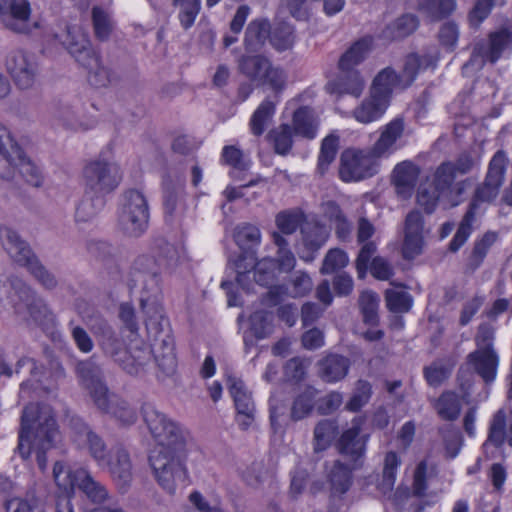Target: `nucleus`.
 Returning a JSON list of instances; mask_svg holds the SVG:
<instances>
[{"instance_id": "nucleus-9", "label": "nucleus", "mask_w": 512, "mask_h": 512, "mask_svg": "<svg viewBox=\"0 0 512 512\" xmlns=\"http://www.w3.org/2000/svg\"><path fill=\"white\" fill-rule=\"evenodd\" d=\"M161 329L159 331H149L148 334L153 338L152 354L159 371L164 377L172 376L177 369V359L175 355L174 338L170 334L168 320L164 316L159 319Z\"/></svg>"}, {"instance_id": "nucleus-52", "label": "nucleus", "mask_w": 512, "mask_h": 512, "mask_svg": "<svg viewBox=\"0 0 512 512\" xmlns=\"http://www.w3.org/2000/svg\"><path fill=\"white\" fill-rule=\"evenodd\" d=\"M305 215L300 210H284L275 217V223L279 234L291 235L303 226Z\"/></svg>"}, {"instance_id": "nucleus-8", "label": "nucleus", "mask_w": 512, "mask_h": 512, "mask_svg": "<svg viewBox=\"0 0 512 512\" xmlns=\"http://www.w3.org/2000/svg\"><path fill=\"white\" fill-rule=\"evenodd\" d=\"M364 420L361 417H354L351 426L340 434L336 440L335 448L342 457L343 462L353 467L364 465L369 434H362Z\"/></svg>"}, {"instance_id": "nucleus-37", "label": "nucleus", "mask_w": 512, "mask_h": 512, "mask_svg": "<svg viewBox=\"0 0 512 512\" xmlns=\"http://www.w3.org/2000/svg\"><path fill=\"white\" fill-rule=\"evenodd\" d=\"M339 433V426L334 419H322L313 430V451L321 453L327 450Z\"/></svg>"}, {"instance_id": "nucleus-16", "label": "nucleus", "mask_w": 512, "mask_h": 512, "mask_svg": "<svg viewBox=\"0 0 512 512\" xmlns=\"http://www.w3.org/2000/svg\"><path fill=\"white\" fill-rule=\"evenodd\" d=\"M227 387L237 412L235 420L240 429L247 430L255 420L256 407L252 393L241 379L233 376L227 378Z\"/></svg>"}, {"instance_id": "nucleus-23", "label": "nucleus", "mask_w": 512, "mask_h": 512, "mask_svg": "<svg viewBox=\"0 0 512 512\" xmlns=\"http://www.w3.org/2000/svg\"><path fill=\"white\" fill-rule=\"evenodd\" d=\"M325 89L330 94L359 97L364 89V80L358 69L339 70L338 76L329 81Z\"/></svg>"}, {"instance_id": "nucleus-49", "label": "nucleus", "mask_w": 512, "mask_h": 512, "mask_svg": "<svg viewBox=\"0 0 512 512\" xmlns=\"http://www.w3.org/2000/svg\"><path fill=\"white\" fill-rule=\"evenodd\" d=\"M456 8L455 0H423L418 10L431 21H439Z\"/></svg>"}, {"instance_id": "nucleus-22", "label": "nucleus", "mask_w": 512, "mask_h": 512, "mask_svg": "<svg viewBox=\"0 0 512 512\" xmlns=\"http://www.w3.org/2000/svg\"><path fill=\"white\" fill-rule=\"evenodd\" d=\"M20 146L11 132L0 123V178L13 180L16 174Z\"/></svg>"}, {"instance_id": "nucleus-36", "label": "nucleus", "mask_w": 512, "mask_h": 512, "mask_svg": "<svg viewBox=\"0 0 512 512\" xmlns=\"http://www.w3.org/2000/svg\"><path fill=\"white\" fill-rule=\"evenodd\" d=\"M302 240L305 248L310 252L308 256H301L305 261H312L317 252L327 241L329 233L325 226L318 223H306L301 227Z\"/></svg>"}, {"instance_id": "nucleus-61", "label": "nucleus", "mask_w": 512, "mask_h": 512, "mask_svg": "<svg viewBox=\"0 0 512 512\" xmlns=\"http://www.w3.org/2000/svg\"><path fill=\"white\" fill-rule=\"evenodd\" d=\"M509 159L504 150H498L491 158L485 178L504 184Z\"/></svg>"}, {"instance_id": "nucleus-30", "label": "nucleus", "mask_w": 512, "mask_h": 512, "mask_svg": "<svg viewBox=\"0 0 512 512\" xmlns=\"http://www.w3.org/2000/svg\"><path fill=\"white\" fill-rule=\"evenodd\" d=\"M349 366L348 358L338 354H329L318 362V374L327 383L337 382L347 375Z\"/></svg>"}, {"instance_id": "nucleus-43", "label": "nucleus", "mask_w": 512, "mask_h": 512, "mask_svg": "<svg viewBox=\"0 0 512 512\" xmlns=\"http://www.w3.org/2000/svg\"><path fill=\"white\" fill-rule=\"evenodd\" d=\"M400 464L401 460L396 452L389 451L386 453L383 464L382 479L377 484L378 490L383 495L392 492Z\"/></svg>"}, {"instance_id": "nucleus-17", "label": "nucleus", "mask_w": 512, "mask_h": 512, "mask_svg": "<svg viewBox=\"0 0 512 512\" xmlns=\"http://www.w3.org/2000/svg\"><path fill=\"white\" fill-rule=\"evenodd\" d=\"M76 371L81 384L89 391L97 408H106L109 390L103 381V373L100 366L92 359H88L79 362Z\"/></svg>"}, {"instance_id": "nucleus-2", "label": "nucleus", "mask_w": 512, "mask_h": 512, "mask_svg": "<svg viewBox=\"0 0 512 512\" xmlns=\"http://www.w3.org/2000/svg\"><path fill=\"white\" fill-rule=\"evenodd\" d=\"M58 434L57 423L52 408L46 404L29 403L23 409L17 450L23 459H28L32 451L41 471L47 467L46 451L53 447Z\"/></svg>"}, {"instance_id": "nucleus-40", "label": "nucleus", "mask_w": 512, "mask_h": 512, "mask_svg": "<svg viewBox=\"0 0 512 512\" xmlns=\"http://www.w3.org/2000/svg\"><path fill=\"white\" fill-rule=\"evenodd\" d=\"M293 131L307 139H313L317 133L314 111L308 106L298 108L293 114Z\"/></svg>"}, {"instance_id": "nucleus-39", "label": "nucleus", "mask_w": 512, "mask_h": 512, "mask_svg": "<svg viewBox=\"0 0 512 512\" xmlns=\"http://www.w3.org/2000/svg\"><path fill=\"white\" fill-rule=\"evenodd\" d=\"M107 407L99 408L101 411L115 417L123 425H132L137 420L135 410L129 404L113 393L107 394Z\"/></svg>"}, {"instance_id": "nucleus-54", "label": "nucleus", "mask_w": 512, "mask_h": 512, "mask_svg": "<svg viewBox=\"0 0 512 512\" xmlns=\"http://www.w3.org/2000/svg\"><path fill=\"white\" fill-rule=\"evenodd\" d=\"M384 297L386 307L393 313H407L413 305V297L404 290L387 289Z\"/></svg>"}, {"instance_id": "nucleus-50", "label": "nucleus", "mask_w": 512, "mask_h": 512, "mask_svg": "<svg viewBox=\"0 0 512 512\" xmlns=\"http://www.w3.org/2000/svg\"><path fill=\"white\" fill-rule=\"evenodd\" d=\"M498 234L493 231L486 232L476 240L472 252L468 258L467 266L475 271L483 262L490 247L497 241Z\"/></svg>"}, {"instance_id": "nucleus-1", "label": "nucleus", "mask_w": 512, "mask_h": 512, "mask_svg": "<svg viewBox=\"0 0 512 512\" xmlns=\"http://www.w3.org/2000/svg\"><path fill=\"white\" fill-rule=\"evenodd\" d=\"M141 412L151 435L158 442L149 456L153 474L158 484L173 494L176 486L187 480V470L179 455L184 449L187 432L151 402L144 403Z\"/></svg>"}, {"instance_id": "nucleus-62", "label": "nucleus", "mask_w": 512, "mask_h": 512, "mask_svg": "<svg viewBox=\"0 0 512 512\" xmlns=\"http://www.w3.org/2000/svg\"><path fill=\"white\" fill-rule=\"evenodd\" d=\"M339 146V138L335 135L325 137L321 143L318 157V170L323 174L334 161Z\"/></svg>"}, {"instance_id": "nucleus-20", "label": "nucleus", "mask_w": 512, "mask_h": 512, "mask_svg": "<svg viewBox=\"0 0 512 512\" xmlns=\"http://www.w3.org/2000/svg\"><path fill=\"white\" fill-rule=\"evenodd\" d=\"M102 468H106L120 487H126L132 481V461L128 450L121 444L111 448Z\"/></svg>"}, {"instance_id": "nucleus-7", "label": "nucleus", "mask_w": 512, "mask_h": 512, "mask_svg": "<svg viewBox=\"0 0 512 512\" xmlns=\"http://www.w3.org/2000/svg\"><path fill=\"white\" fill-rule=\"evenodd\" d=\"M502 185L484 178V181L475 188L473 198L464 214L459 227L449 243V250L457 252L467 241L473 230L476 211L480 203H491L499 195Z\"/></svg>"}, {"instance_id": "nucleus-56", "label": "nucleus", "mask_w": 512, "mask_h": 512, "mask_svg": "<svg viewBox=\"0 0 512 512\" xmlns=\"http://www.w3.org/2000/svg\"><path fill=\"white\" fill-rule=\"evenodd\" d=\"M274 314L267 310L255 311L250 316V328L257 339H264L273 332Z\"/></svg>"}, {"instance_id": "nucleus-41", "label": "nucleus", "mask_w": 512, "mask_h": 512, "mask_svg": "<svg viewBox=\"0 0 512 512\" xmlns=\"http://www.w3.org/2000/svg\"><path fill=\"white\" fill-rule=\"evenodd\" d=\"M439 417L446 421L456 420L461 412V401L453 391L443 392L434 404Z\"/></svg>"}, {"instance_id": "nucleus-25", "label": "nucleus", "mask_w": 512, "mask_h": 512, "mask_svg": "<svg viewBox=\"0 0 512 512\" xmlns=\"http://www.w3.org/2000/svg\"><path fill=\"white\" fill-rule=\"evenodd\" d=\"M271 34V24L266 18H256L249 22L244 32L243 46L246 53H260Z\"/></svg>"}, {"instance_id": "nucleus-26", "label": "nucleus", "mask_w": 512, "mask_h": 512, "mask_svg": "<svg viewBox=\"0 0 512 512\" xmlns=\"http://www.w3.org/2000/svg\"><path fill=\"white\" fill-rule=\"evenodd\" d=\"M404 128V120L400 117L386 124L381 131L379 139L371 149L373 155L380 158L393 153L397 149L396 143L402 137Z\"/></svg>"}, {"instance_id": "nucleus-47", "label": "nucleus", "mask_w": 512, "mask_h": 512, "mask_svg": "<svg viewBox=\"0 0 512 512\" xmlns=\"http://www.w3.org/2000/svg\"><path fill=\"white\" fill-rule=\"evenodd\" d=\"M17 158L16 171L19 172L28 184L34 187H40L44 179L41 167L28 158L21 147Z\"/></svg>"}, {"instance_id": "nucleus-63", "label": "nucleus", "mask_w": 512, "mask_h": 512, "mask_svg": "<svg viewBox=\"0 0 512 512\" xmlns=\"http://www.w3.org/2000/svg\"><path fill=\"white\" fill-rule=\"evenodd\" d=\"M456 173L453 170L452 162L442 163L435 171L434 174V187L440 195H446L451 191V186L454 183Z\"/></svg>"}, {"instance_id": "nucleus-48", "label": "nucleus", "mask_w": 512, "mask_h": 512, "mask_svg": "<svg viewBox=\"0 0 512 512\" xmlns=\"http://www.w3.org/2000/svg\"><path fill=\"white\" fill-rule=\"evenodd\" d=\"M163 207L166 219L172 220L174 217L181 216L185 210L182 189L177 190L166 183L163 190Z\"/></svg>"}, {"instance_id": "nucleus-6", "label": "nucleus", "mask_w": 512, "mask_h": 512, "mask_svg": "<svg viewBox=\"0 0 512 512\" xmlns=\"http://www.w3.org/2000/svg\"><path fill=\"white\" fill-rule=\"evenodd\" d=\"M149 205L144 194L136 189L124 191L117 210V226L126 236L138 238L149 226Z\"/></svg>"}, {"instance_id": "nucleus-59", "label": "nucleus", "mask_w": 512, "mask_h": 512, "mask_svg": "<svg viewBox=\"0 0 512 512\" xmlns=\"http://www.w3.org/2000/svg\"><path fill=\"white\" fill-rule=\"evenodd\" d=\"M359 305L363 316V321L371 326L377 325L379 322L378 295L372 291L363 292L359 298Z\"/></svg>"}, {"instance_id": "nucleus-45", "label": "nucleus", "mask_w": 512, "mask_h": 512, "mask_svg": "<svg viewBox=\"0 0 512 512\" xmlns=\"http://www.w3.org/2000/svg\"><path fill=\"white\" fill-rule=\"evenodd\" d=\"M505 441L508 442L506 412L504 409H499L492 417L484 446L491 444L495 448H500Z\"/></svg>"}, {"instance_id": "nucleus-64", "label": "nucleus", "mask_w": 512, "mask_h": 512, "mask_svg": "<svg viewBox=\"0 0 512 512\" xmlns=\"http://www.w3.org/2000/svg\"><path fill=\"white\" fill-rule=\"evenodd\" d=\"M151 353L152 349L148 347L137 348L133 352L128 351V357L125 358L122 369L128 374L137 375L150 360Z\"/></svg>"}, {"instance_id": "nucleus-4", "label": "nucleus", "mask_w": 512, "mask_h": 512, "mask_svg": "<svg viewBox=\"0 0 512 512\" xmlns=\"http://www.w3.org/2000/svg\"><path fill=\"white\" fill-rule=\"evenodd\" d=\"M132 280L135 285H141L140 306L146 314L145 325L149 331H159L162 317L160 303V265L157 260L148 255L136 258L132 267Z\"/></svg>"}, {"instance_id": "nucleus-38", "label": "nucleus", "mask_w": 512, "mask_h": 512, "mask_svg": "<svg viewBox=\"0 0 512 512\" xmlns=\"http://www.w3.org/2000/svg\"><path fill=\"white\" fill-rule=\"evenodd\" d=\"M234 240L238 247L245 253L253 257V250L260 245L261 232L260 229L250 223L238 224L233 233Z\"/></svg>"}, {"instance_id": "nucleus-58", "label": "nucleus", "mask_w": 512, "mask_h": 512, "mask_svg": "<svg viewBox=\"0 0 512 512\" xmlns=\"http://www.w3.org/2000/svg\"><path fill=\"white\" fill-rule=\"evenodd\" d=\"M51 116L55 124L66 129L76 130L80 122L73 108L65 103H55L51 109Z\"/></svg>"}, {"instance_id": "nucleus-32", "label": "nucleus", "mask_w": 512, "mask_h": 512, "mask_svg": "<svg viewBox=\"0 0 512 512\" xmlns=\"http://www.w3.org/2000/svg\"><path fill=\"white\" fill-rule=\"evenodd\" d=\"M389 103L370 92L352 112L353 117L360 123L368 124L378 120L388 108Z\"/></svg>"}, {"instance_id": "nucleus-57", "label": "nucleus", "mask_w": 512, "mask_h": 512, "mask_svg": "<svg viewBox=\"0 0 512 512\" xmlns=\"http://www.w3.org/2000/svg\"><path fill=\"white\" fill-rule=\"evenodd\" d=\"M274 150L280 155H287L293 145V129L289 124H281L269 132Z\"/></svg>"}, {"instance_id": "nucleus-14", "label": "nucleus", "mask_w": 512, "mask_h": 512, "mask_svg": "<svg viewBox=\"0 0 512 512\" xmlns=\"http://www.w3.org/2000/svg\"><path fill=\"white\" fill-rule=\"evenodd\" d=\"M6 69L20 89L31 88L38 76V63L34 55L21 50H12L6 57Z\"/></svg>"}, {"instance_id": "nucleus-28", "label": "nucleus", "mask_w": 512, "mask_h": 512, "mask_svg": "<svg viewBox=\"0 0 512 512\" xmlns=\"http://www.w3.org/2000/svg\"><path fill=\"white\" fill-rule=\"evenodd\" d=\"M361 467H353L343 460H335L329 473L330 491L332 500L338 496L345 495L353 483V472Z\"/></svg>"}, {"instance_id": "nucleus-29", "label": "nucleus", "mask_w": 512, "mask_h": 512, "mask_svg": "<svg viewBox=\"0 0 512 512\" xmlns=\"http://www.w3.org/2000/svg\"><path fill=\"white\" fill-rule=\"evenodd\" d=\"M373 47V38L365 36L354 43L340 56L338 61L339 70L357 69L365 61Z\"/></svg>"}, {"instance_id": "nucleus-3", "label": "nucleus", "mask_w": 512, "mask_h": 512, "mask_svg": "<svg viewBox=\"0 0 512 512\" xmlns=\"http://www.w3.org/2000/svg\"><path fill=\"white\" fill-rule=\"evenodd\" d=\"M84 196L76 208L77 221L94 218L105 205V196L112 193L122 181L119 166L105 159L89 161L83 168Z\"/></svg>"}, {"instance_id": "nucleus-19", "label": "nucleus", "mask_w": 512, "mask_h": 512, "mask_svg": "<svg viewBox=\"0 0 512 512\" xmlns=\"http://www.w3.org/2000/svg\"><path fill=\"white\" fill-rule=\"evenodd\" d=\"M424 222L419 211L409 212L404 222V241L402 255L404 259L412 260L422 253Z\"/></svg>"}, {"instance_id": "nucleus-24", "label": "nucleus", "mask_w": 512, "mask_h": 512, "mask_svg": "<svg viewBox=\"0 0 512 512\" xmlns=\"http://www.w3.org/2000/svg\"><path fill=\"white\" fill-rule=\"evenodd\" d=\"M16 289L20 301L35 322L43 324L53 319V314L44 299L39 297L31 287L19 282Z\"/></svg>"}, {"instance_id": "nucleus-42", "label": "nucleus", "mask_w": 512, "mask_h": 512, "mask_svg": "<svg viewBox=\"0 0 512 512\" xmlns=\"http://www.w3.org/2000/svg\"><path fill=\"white\" fill-rule=\"evenodd\" d=\"M317 394L316 389L307 387L295 397L290 411V417L293 421L303 420L312 413Z\"/></svg>"}, {"instance_id": "nucleus-12", "label": "nucleus", "mask_w": 512, "mask_h": 512, "mask_svg": "<svg viewBox=\"0 0 512 512\" xmlns=\"http://www.w3.org/2000/svg\"><path fill=\"white\" fill-rule=\"evenodd\" d=\"M89 327L103 353L122 368L125 358L128 357V350L108 321L103 317H94L90 320Z\"/></svg>"}, {"instance_id": "nucleus-18", "label": "nucleus", "mask_w": 512, "mask_h": 512, "mask_svg": "<svg viewBox=\"0 0 512 512\" xmlns=\"http://www.w3.org/2000/svg\"><path fill=\"white\" fill-rule=\"evenodd\" d=\"M62 44L71 56L83 67L92 68L97 64V54L89 37L77 27H67Z\"/></svg>"}, {"instance_id": "nucleus-55", "label": "nucleus", "mask_w": 512, "mask_h": 512, "mask_svg": "<svg viewBox=\"0 0 512 512\" xmlns=\"http://www.w3.org/2000/svg\"><path fill=\"white\" fill-rule=\"evenodd\" d=\"M418 178V169L410 162H402L398 164L393 171V180L400 191V189L411 190L416 184Z\"/></svg>"}, {"instance_id": "nucleus-53", "label": "nucleus", "mask_w": 512, "mask_h": 512, "mask_svg": "<svg viewBox=\"0 0 512 512\" xmlns=\"http://www.w3.org/2000/svg\"><path fill=\"white\" fill-rule=\"evenodd\" d=\"M274 113L275 104L270 100H264L258 106L250 119V128L255 136H260L264 133Z\"/></svg>"}, {"instance_id": "nucleus-31", "label": "nucleus", "mask_w": 512, "mask_h": 512, "mask_svg": "<svg viewBox=\"0 0 512 512\" xmlns=\"http://www.w3.org/2000/svg\"><path fill=\"white\" fill-rule=\"evenodd\" d=\"M418 18L413 14H404L387 24L379 34L385 41H398L410 36L418 27Z\"/></svg>"}, {"instance_id": "nucleus-44", "label": "nucleus", "mask_w": 512, "mask_h": 512, "mask_svg": "<svg viewBox=\"0 0 512 512\" xmlns=\"http://www.w3.org/2000/svg\"><path fill=\"white\" fill-rule=\"evenodd\" d=\"M78 488L92 502L101 503L108 497V491L101 483L94 480L91 474L84 469H78Z\"/></svg>"}, {"instance_id": "nucleus-11", "label": "nucleus", "mask_w": 512, "mask_h": 512, "mask_svg": "<svg viewBox=\"0 0 512 512\" xmlns=\"http://www.w3.org/2000/svg\"><path fill=\"white\" fill-rule=\"evenodd\" d=\"M32 8L28 0H0V19L4 26L20 34H28L40 27L38 21L31 23Z\"/></svg>"}, {"instance_id": "nucleus-15", "label": "nucleus", "mask_w": 512, "mask_h": 512, "mask_svg": "<svg viewBox=\"0 0 512 512\" xmlns=\"http://www.w3.org/2000/svg\"><path fill=\"white\" fill-rule=\"evenodd\" d=\"M247 256H239L235 262V269L237 272V283L245 290L249 291L250 286L247 282L250 280V274L253 275L254 281L260 286L272 285L276 279V268L277 263L273 259L265 258L257 263H254V257H250V266L253 270H247L246 266H243V262L247 259Z\"/></svg>"}, {"instance_id": "nucleus-27", "label": "nucleus", "mask_w": 512, "mask_h": 512, "mask_svg": "<svg viewBox=\"0 0 512 512\" xmlns=\"http://www.w3.org/2000/svg\"><path fill=\"white\" fill-rule=\"evenodd\" d=\"M467 360L485 383L489 384L495 380L499 364L495 350L476 349L468 354Z\"/></svg>"}, {"instance_id": "nucleus-5", "label": "nucleus", "mask_w": 512, "mask_h": 512, "mask_svg": "<svg viewBox=\"0 0 512 512\" xmlns=\"http://www.w3.org/2000/svg\"><path fill=\"white\" fill-rule=\"evenodd\" d=\"M0 241L11 259L25 267L30 275L46 290H54L59 281L33 252L29 243L19 233L7 225H0Z\"/></svg>"}, {"instance_id": "nucleus-51", "label": "nucleus", "mask_w": 512, "mask_h": 512, "mask_svg": "<svg viewBox=\"0 0 512 512\" xmlns=\"http://www.w3.org/2000/svg\"><path fill=\"white\" fill-rule=\"evenodd\" d=\"M53 478L56 485L65 494L73 492L78 487V470L72 471L64 462L57 461L53 466Z\"/></svg>"}, {"instance_id": "nucleus-35", "label": "nucleus", "mask_w": 512, "mask_h": 512, "mask_svg": "<svg viewBox=\"0 0 512 512\" xmlns=\"http://www.w3.org/2000/svg\"><path fill=\"white\" fill-rule=\"evenodd\" d=\"M436 65V58L430 54L419 55L411 53L406 56L404 60L403 70L400 74L402 80V89L408 88L416 79L420 70L434 67Z\"/></svg>"}, {"instance_id": "nucleus-34", "label": "nucleus", "mask_w": 512, "mask_h": 512, "mask_svg": "<svg viewBox=\"0 0 512 512\" xmlns=\"http://www.w3.org/2000/svg\"><path fill=\"white\" fill-rule=\"evenodd\" d=\"M394 89L403 90L401 77L393 68L386 67L375 76L370 92L389 103Z\"/></svg>"}, {"instance_id": "nucleus-33", "label": "nucleus", "mask_w": 512, "mask_h": 512, "mask_svg": "<svg viewBox=\"0 0 512 512\" xmlns=\"http://www.w3.org/2000/svg\"><path fill=\"white\" fill-rule=\"evenodd\" d=\"M271 61L264 55L244 54L238 59V71L251 82L261 83Z\"/></svg>"}, {"instance_id": "nucleus-21", "label": "nucleus", "mask_w": 512, "mask_h": 512, "mask_svg": "<svg viewBox=\"0 0 512 512\" xmlns=\"http://www.w3.org/2000/svg\"><path fill=\"white\" fill-rule=\"evenodd\" d=\"M291 285V291L285 285L271 286L264 294L262 303L268 306H276L282 301L284 296L303 297L312 290L313 283L308 274L300 272L294 275Z\"/></svg>"}, {"instance_id": "nucleus-60", "label": "nucleus", "mask_w": 512, "mask_h": 512, "mask_svg": "<svg viewBox=\"0 0 512 512\" xmlns=\"http://www.w3.org/2000/svg\"><path fill=\"white\" fill-rule=\"evenodd\" d=\"M92 23L95 37L100 41L108 40L113 31V22L109 14L101 7H93Z\"/></svg>"}, {"instance_id": "nucleus-46", "label": "nucleus", "mask_w": 512, "mask_h": 512, "mask_svg": "<svg viewBox=\"0 0 512 512\" xmlns=\"http://www.w3.org/2000/svg\"><path fill=\"white\" fill-rule=\"evenodd\" d=\"M296 41L295 31L292 25L281 22L274 29L271 28L269 43L278 52H284L293 48Z\"/></svg>"}, {"instance_id": "nucleus-10", "label": "nucleus", "mask_w": 512, "mask_h": 512, "mask_svg": "<svg viewBox=\"0 0 512 512\" xmlns=\"http://www.w3.org/2000/svg\"><path fill=\"white\" fill-rule=\"evenodd\" d=\"M376 156L363 151L347 149L340 157L339 176L345 182L359 181L377 173Z\"/></svg>"}, {"instance_id": "nucleus-13", "label": "nucleus", "mask_w": 512, "mask_h": 512, "mask_svg": "<svg viewBox=\"0 0 512 512\" xmlns=\"http://www.w3.org/2000/svg\"><path fill=\"white\" fill-rule=\"evenodd\" d=\"M512 41V32L508 29H501L489 35L487 43H477L472 51L469 61L463 65V69L475 67L481 69L485 62L495 63L503 51L509 47Z\"/></svg>"}]
</instances>
